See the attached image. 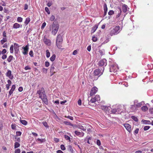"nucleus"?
<instances>
[{"instance_id": "17", "label": "nucleus", "mask_w": 153, "mask_h": 153, "mask_svg": "<svg viewBox=\"0 0 153 153\" xmlns=\"http://www.w3.org/2000/svg\"><path fill=\"white\" fill-rule=\"evenodd\" d=\"M117 11L115 12H117V11H118L117 14L116 16V19L118 18L120 16L122 13L121 9V8L120 7H118V9H117Z\"/></svg>"}, {"instance_id": "29", "label": "nucleus", "mask_w": 153, "mask_h": 153, "mask_svg": "<svg viewBox=\"0 0 153 153\" xmlns=\"http://www.w3.org/2000/svg\"><path fill=\"white\" fill-rule=\"evenodd\" d=\"M20 146V144L18 142H16L14 144V148H16L19 147Z\"/></svg>"}, {"instance_id": "60", "label": "nucleus", "mask_w": 153, "mask_h": 153, "mask_svg": "<svg viewBox=\"0 0 153 153\" xmlns=\"http://www.w3.org/2000/svg\"><path fill=\"white\" fill-rule=\"evenodd\" d=\"M47 69H46L45 68H43L42 69V71L44 73H47Z\"/></svg>"}, {"instance_id": "7", "label": "nucleus", "mask_w": 153, "mask_h": 153, "mask_svg": "<svg viewBox=\"0 0 153 153\" xmlns=\"http://www.w3.org/2000/svg\"><path fill=\"white\" fill-rule=\"evenodd\" d=\"M55 65L53 64H52L51 66L50 73H51V76L53 75L57 71V70L55 68Z\"/></svg>"}, {"instance_id": "1", "label": "nucleus", "mask_w": 153, "mask_h": 153, "mask_svg": "<svg viewBox=\"0 0 153 153\" xmlns=\"http://www.w3.org/2000/svg\"><path fill=\"white\" fill-rule=\"evenodd\" d=\"M37 94L39 95V98H40L42 100L43 102L46 105L48 104V100L45 94V91L44 89L42 88L40 90L38 91Z\"/></svg>"}, {"instance_id": "33", "label": "nucleus", "mask_w": 153, "mask_h": 153, "mask_svg": "<svg viewBox=\"0 0 153 153\" xmlns=\"http://www.w3.org/2000/svg\"><path fill=\"white\" fill-rule=\"evenodd\" d=\"M114 12L113 10H110L108 12V14L109 15L111 16L114 14Z\"/></svg>"}, {"instance_id": "22", "label": "nucleus", "mask_w": 153, "mask_h": 153, "mask_svg": "<svg viewBox=\"0 0 153 153\" xmlns=\"http://www.w3.org/2000/svg\"><path fill=\"white\" fill-rule=\"evenodd\" d=\"M7 41V39L6 37H4L3 39L1 40L0 41L1 44L2 45L4 44V43Z\"/></svg>"}, {"instance_id": "13", "label": "nucleus", "mask_w": 153, "mask_h": 153, "mask_svg": "<svg viewBox=\"0 0 153 153\" xmlns=\"http://www.w3.org/2000/svg\"><path fill=\"white\" fill-rule=\"evenodd\" d=\"M6 76L8 77L10 79H12L13 78V76L11 74V71L10 70H8L6 74Z\"/></svg>"}, {"instance_id": "49", "label": "nucleus", "mask_w": 153, "mask_h": 153, "mask_svg": "<svg viewBox=\"0 0 153 153\" xmlns=\"http://www.w3.org/2000/svg\"><path fill=\"white\" fill-rule=\"evenodd\" d=\"M60 148L62 150H64L65 149V148L63 145H61L60 146Z\"/></svg>"}, {"instance_id": "16", "label": "nucleus", "mask_w": 153, "mask_h": 153, "mask_svg": "<svg viewBox=\"0 0 153 153\" xmlns=\"http://www.w3.org/2000/svg\"><path fill=\"white\" fill-rule=\"evenodd\" d=\"M75 133L77 136H79V137H82L84 135V133L82 132H80L77 131H75Z\"/></svg>"}, {"instance_id": "24", "label": "nucleus", "mask_w": 153, "mask_h": 153, "mask_svg": "<svg viewBox=\"0 0 153 153\" xmlns=\"http://www.w3.org/2000/svg\"><path fill=\"white\" fill-rule=\"evenodd\" d=\"M14 48L15 51L17 50H19V45L16 43H14Z\"/></svg>"}, {"instance_id": "46", "label": "nucleus", "mask_w": 153, "mask_h": 153, "mask_svg": "<svg viewBox=\"0 0 153 153\" xmlns=\"http://www.w3.org/2000/svg\"><path fill=\"white\" fill-rule=\"evenodd\" d=\"M45 10L48 14H50V11L48 7H45Z\"/></svg>"}, {"instance_id": "42", "label": "nucleus", "mask_w": 153, "mask_h": 153, "mask_svg": "<svg viewBox=\"0 0 153 153\" xmlns=\"http://www.w3.org/2000/svg\"><path fill=\"white\" fill-rule=\"evenodd\" d=\"M101 108L103 110L106 111L108 108V107L105 106H101Z\"/></svg>"}, {"instance_id": "8", "label": "nucleus", "mask_w": 153, "mask_h": 153, "mask_svg": "<svg viewBox=\"0 0 153 153\" xmlns=\"http://www.w3.org/2000/svg\"><path fill=\"white\" fill-rule=\"evenodd\" d=\"M118 70V68L116 65H112L110 68V71L111 73H115Z\"/></svg>"}, {"instance_id": "6", "label": "nucleus", "mask_w": 153, "mask_h": 153, "mask_svg": "<svg viewBox=\"0 0 153 153\" xmlns=\"http://www.w3.org/2000/svg\"><path fill=\"white\" fill-rule=\"evenodd\" d=\"M89 125L87 124H82L78 126V128L84 131H85L87 127H89Z\"/></svg>"}, {"instance_id": "50", "label": "nucleus", "mask_w": 153, "mask_h": 153, "mask_svg": "<svg viewBox=\"0 0 153 153\" xmlns=\"http://www.w3.org/2000/svg\"><path fill=\"white\" fill-rule=\"evenodd\" d=\"M145 121V123L146 124H151V122L149 120H145L144 121Z\"/></svg>"}, {"instance_id": "43", "label": "nucleus", "mask_w": 153, "mask_h": 153, "mask_svg": "<svg viewBox=\"0 0 153 153\" xmlns=\"http://www.w3.org/2000/svg\"><path fill=\"white\" fill-rule=\"evenodd\" d=\"M150 128V127L149 126H146L144 127L143 129L144 131H146L148 130Z\"/></svg>"}, {"instance_id": "27", "label": "nucleus", "mask_w": 153, "mask_h": 153, "mask_svg": "<svg viewBox=\"0 0 153 153\" xmlns=\"http://www.w3.org/2000/svg\"><path fill=\"white\" fill-rule=\"evenodd\" d=\"M13 56L12 55H10L8 58L7 60L8 62H10L12 61V60H13Z\"/></svg>"}, {"instance_id": "61", "label": "nucleus", "mask_w": 153, "mask_h": 153, "mask_svg": "<svg viewBox=\"0 0 153 153\" xmlns=\"http://www.w3.org/2000/svg\"><path fill=\"white\" fill-rule=\"evenodd\" d=\"M50 65L49 63L47 61H46L45 62V66L46 67H48Z\"/></svg>"}, {"instance_id": "32", "label": "nucleus", "mask_w": 153, "mask_h": 153, "mask_svg": "<svg viewBox=\"0 0 153 153\" xmlns=\"http://www.w3.org/2000/svg\"><path fill=\"white\" fill-rule=\"evenodd\" d=\"M42 123L43 125L46 128H48L49 126L48 124V123L46 122H44Z\"/></svg>"}, {"instance_id": "45", "label": "nucleus", "mask_w": 153, "mask_h": 153, "mask_svg": "<svg viewBox=\"0 0 153 153\" xmlns=\"http://www.w3.org/2000/svg\"><path fill=\"white\" fill-rule=\"evenodd\" d=\"M29 54L30 55V56L31 57H33L34 56V54L33 53V51L32 50L30 51L29 53Z\"/></svg>"}, {"instance_id": "3", "label": "nucleus", "mask_w": 153, "mask_h": 153, "mask_svg": "<svg viewBox=\"0 0 153 153\" xmlns=\"http://www.w3.org/2000/svg\"><path fill=\"white\" fill-rule=\"evenodd\" d=\"M120 27L119 26H117L111 29L110 32V35L111 36H112L117 34L120 31Z\"/></svg>"}, {"instance_id": "26", "label": "nucleus", "mask_w": 153, "mask_h": 153, "mask_svg": "<svg viewBox=\"0 0 153 153\" xmlns=\"http://www.w3.org/2000/svg\"><path fill=\"white\" fill-rule=\"evenodd\" d=\"M20 122L24 125H26L27 123V121L25 120H20Z\"/></svg>"}, {"instance_id": "63", "label": "nucleus", "mask_w": 153, "mask_h": 153, "mask_svg": "<svg viewBox=\"0 0 153 153\" xmlns=\"http://www.w3.org/2000/svg\"><path fill=\"white\" fill-rule=\"evenodd\" d=\"M3 36L4 37H6V32L5 31H4L3 33Z\"/></svg>"}, {"instance_id": "10", "label": "nucleus", "mask_w": 153, "mask_h": 153, "mask_svg": "<svg viewBox=\"0 0 153 153\" xmlns=\"http://www.w3.org/2000/svg\"><path fill=\"white\" fill-rule=\"evenodd\" d=\"M97 91V88L96 87H93L91 89L90 95L91 96H92L94 95Z\"/></svg>"}, {"instance_id": "37", "label": "nucleus", "mask_w": 153, "mask_h": 153, "mask_svg": "<svg viewBox=\"0 0 153 153\" xmlns=\"http://www.w3.org/2000/svg\"><path fill=\"white\" fill-rule=\"evenodd\" d=\"M23 19L20 17H19L17 18V21L19 22H22V21Z\"/></svg>"}, {"instance_id": "9", "label": "nucleus", "mask_w": 153, "mask_h": 153, "mask_svg": "<svg viewBox=\"0 0 153 153\" xmlns=\"http://www.w3.org/2000/svg\"><path fill=\"white\" fill-rule=\"evenodd\" d=\"M107 65V60L105 59H103L100 60L98 63L100 66H105Z\"/></svg>"}, {"instance_id": "64", "label": "nucleus", "mask_w": 153, "mask_h": 153, "mask_svg": "<svg viewBox=\"0 0 153 153\" xmlns=\"http://www.w3.org/2000/svg\"><path fill=\"white\" fill-rule=\"evenodd\" d=\"M7 56L5 54H4L2 56V59H6L7 58Z\"/></svg>"}, {"instance_id": "21", "label": "nucleus", "mask_w": 153, "mask_h": 153, "mask_svg": "<svg viewBox=\"0 0 153 153\" xmlns=\"http://www.w3.org/2000/svg\"><path fill=\"white\" fill-rule=\"evenodd\" d=\"M141 110L143 111H147L148 109V108L146 105L143 106L141 108Z\"/></svg>"}, {"instance_id": "53", "label": "nucleus", "mask_w": 153, "mask_h": 153, "mask_svg": "<svg viewBox=\"0 0 153 153\" xmlns=\"http://www.w3.org/2000/svg\"><path fill=\"white\" fill-rule=\"evenodd\" d=\"M15 139H16V142H19L20 141V138L15 137Z\"/></svg>"}, {"instance_id": "58", "label": "nucleus", "mask_w": 153, "mask_h": 153, "mask_svg": "<svg viewBox=\"0 0 153 153\" xmlns=\"http://www.w3.org/2000/svg\"><path fill=\"white\" fill-rule=\"evenodd\" d=\"M117 109H112L111 111L112 113H114V114H116L117 112Z\"/></svg>"}, {"instance_id": "15", "label": "nucleus", "mask_w": 153, "mask_h": 153, "mask_svg": "<svg viewBox=\"0 0 153 153\" xmlns=\"http://www.w3.org/2000/svg\"><path fill=\"white\" fill-rule=\"evenodd\" d=\"M16 88V86L15 85H13L12 86V87L9 91V94H8V97L10 96L13 93V91L15 90Z\"/></svg>"}, {"instance_id": "48", "label": "nucleus", "mask_w": 153, "mask_h": 153, "mask_svg": "<svg viewBox=\"0 0 153 153\" xmlns=\"http://www.w3.org/2000/svg\"><path fill=\"white\" fill-rule=\"evenodd\" d=\"M46 25V23L45 22H44L41 27V28L42 29H43L45 27Z\"/></svg>"}, {"instance_id": "39", "label": "nucleus", "mask_w": 153, "mask_h": 153, "mask_svg": "<svg viewBox=\"0 0 153 153\" xmlns=\"http://www.w3.org/2000/svg\"><path fill=\"white\" fill-rule=\"evenodd\" d=\"M11 127L13 129L15 130L16 128V125L15 124H12L11 125Z\"/></svg>"}, {"instance_id": "44", "label": "nucleus", "mask_w": 153, "mask_h": 153, "mask_svg": "<svg viewBox=\"0 0 153 153\" xmlns=\"http://www.w3.org/2000/svg\"><path fill=\"white\" fill-rule=\"evenodd\" d=\"M65 117L66 118H68L69 119L71 120H73L74 119L73 117L72 116H65Z\"/></svg>"}, {"instance_id": "54", "label": "nucleus", "mask_w": 153, "mask_h": 153, "mask_svg": "<svg viewBox=\"0 0 153 153\" xmlns=\"http://www.w3.org/2000/svg\"><path fill=\"white\" fill-rule=\"evenodd\" d=\"M20 150L19 149H16L15 152V153H20Z\"/></svg>"}, {"instance_id": "35", "label": "nucleus", "mask_w": 153, "mask_h": 153, "mask_svg": "<svg viewBox=\"0 0 153 153\" xmlns=\"http://www.w3.org/2000/svg\"><path fill=\"white\" fill-rule=\"evenodd\" d=\"M46 56L47 57L49 58L50 56V53L48 50H47L46 51Z\"/></svg>"}, {"instance_id": "41", "label": "nucleus", "mask_w": 153, "mask_h": 153, "mask_svg": "<svg viewBox=\"0 0 153 153\" xmlns=\"http://www.w3.org/2000/svg\"><path fill=\"white\" fill-rule=\"evenodd\" d=\"M16 136H19L21 135L22 133L19 131H17L16 132Z\"/></svg>"}, {"instance_id": "4", "label": "nucleus", "mask_w": 153, "mask_h": 153, "mask_svg": "<svg viewBox=\"0 0 153 153\" xmlns=\"http://www.w3.org/2000/svg\"><path fill=\"white\" fill-rule=\"evenodd\" d=\"M59 27V25L57 22H54L52 25V33L55 35L57 33Z\"/></svg>"}, {"instance_id": "40", "label": "nucleus", "mask_w": 153, "mask_h": 153, "mask_svg": "<svg viewBox=\"0 0 153 153\" xmlns=\"http://www.w3.org/2000/svg\"><path fill=\"white\" fill-rule=\"evenodd\" d=\"M108 8L106 4H105L104 5V11L107 12Z\"/></svg>"}, {"instance_id": "55", "label": "nucleus", "mask_w": 153, "mask_h": 153, "mask_svg": "<svg viewBox=\"0 0 153 153\" xmlns=\"http://www.w3.org/2000/svg\"><path fill=\"white\" fill-rule=\"evenodd\" d=\"M55 19V17L53 15H52L50 17V20L52 21H53Z\"/></svg>"}, {"instance_id": "5", "label": "nucleus", "mask_w": 153, "mask_h": 153, "mask_svg": "<svg viewBox=\"0 0 153 153\" xmlns=\"http://www.w3.org/2000/svg\"><path fill=\"white\" fill-rule=\"evenodd\" d=\"M104 69V67H102L101 69H96L94 72V75L100 76L102 74Z\"/></svg>"}, {"instance_id": "28", "label": "nucleus", "mask_w": 153, "mask_h": 153, "mask_svg": "<svg viewBox=\"0 0 153 153\" xmlns=\"http://www.w3.org/2000/svg\"><path fill=\"white\" fill-rule=\"evenodd\" d=\"M56 58V55L54 54H53L52 55V56L50 58V60L51 61H54L55 59Z\"/></svg>"}, {"instance_id": "62", "label": "nucleus", "mask_w": 153, "mask_h": 153, "mask_svg": "<svg viewBox=\"0 0 153 153\" xmlns=\"http://www.w3.org/2000/svg\"><path fill=\"white\" fill-rule=\"evenodd\" d=\"M54 141L56 143H58L59 141V139L56 138H54Z\"/></svg>"}, {"instance_id": "20", "label": "nucleus", "mask_w": 153, "mask_h": 153, "mask_svg": "<svg viewBox=\"0 0 153 153\" xmlns=\"http://www.w3.org/2000/svg\"><path fill=\"white\" fill-rule=\"evenodd\" d=\"M20 25L19 24L16 23L14 24L13 26V28L15 29H17L19 28L20 27Z\"/></svg>"}, {"instance_id": "12", "label": "nucleus", "mask_w": 153, "mask_h": 153, "mask_svg": "<svg viewBox=\"0 0 153 153\" xmlns=\"http://www.w3.org/2000/svg\"><path fill=\"white\" fill-rule=\"evenodd\" d=\"M43 41L44 43L47 45H50L51 44V41L45 37L43 39Z\"/></svg>"}, {"instance_id": "36", "label": "nucleus", "mask_w": 153, "mask_h": 153, "mask_svg": "<svg viewBox=\"0 0 153 153\" xmlns=\"http://www.w3.org/2000/svg\"><path fill=\"white\" fill-rule=\"evenodd\" d=\"M131 118L133 119L136 122H137L138 121V119L135 116H132L131 117Z\"/></svg>"}, {"instance_id": "14", "label": "nucleus", "mask_w": 153, "mask_h": 153, "mask_svg": "<svg viewBox=\"0 0 153 153\" xmlns=\"http://www.w3.org/2000/svg\"><path fill=\"white\" fill-rule=\"evenodd\" d=\"M124 126L126 129L129 132H131V126L128 124H124Z\"/></svg>"}, {"instance_id": "19", "label": "nucleus", "mask_w": 153, "mask_h": 153, "mask_svg": "<svg viewBox=\"0 0 153 153\" xmlns=\"http://www.w3.org/2000/svg\"><path fill=\"white\" fill-rule=\"evenodd\" d=\"M123 11L124 13H126L127 11V6L124 4L123 5L122 7Z\"/></svg>"}, {"instance_id": "31", "label": "nucleus", "mask_w": 153, "mask_h": 153, "mask_svg": "<svg viewBox=\"0 0 153 153\" xmlns=\"http://www.w3.org/2000/svg\"><path fill=\"white\" fill-rule=\"evenodd\" d=\"M13 45H11L10 48V51L11 53H13Z\"/></svg>"}, {"instance_id": "59", "label": "nucleus", "mask_w": 153, "mask_h": 153, "mask_svg": "<svg viewBox=\"0 0 153 153\" xmlns=\"http://www.w3.org/2000/svg\"><path fill=\"white\" fill-rule=\"evenodd\" d=\"M31 69V68L29 66H27L25 67V69L26 70H30Z\"/></svg>"}, {"instance_id": "25", "label": "nucleus", "mask_w": 153, "mask_h": 153, "mask_svg": "<svg viewBox=\"0 0 153 153\" xmlns=\"http://www.w3.org/2000/svg\"><path fill=\"white\" fill-rule=\"evenodd\" d=\"M63 123L66 125H70L72 126H74V125L69 122L64 121L63 122Z\"/></svg>"}, {"instance_id": "23", "label": "nucleus", "mask_w": 153, "mask_h": 153, "mask_svg": "<svg viewBox=\"0 0 153 153\" xmlns=\"http://www.w3.org/2000/svg\"><path fill=\"white\" fill-rule=\"evenodd\" d=\"M30 21V18L29 17H27L26 19V20L24 23L26 25H27L29 23Z\"/></svg>"}, {"instance_id": "52", "label": "nucleus", "mask_w": 153, "mask_h": 153, "mask_svg": "<svg viewBox=\"0 0 153 153\" xmlns=\"http://www.w3.org/2000/svg\"><path fill=\"white\" fill-rule=\"evenodd\" d=\"M96 101V100H95V99L94 98H92L91 100H90V102H91L92 103H94Z\"/></svg>"}, {"instance_id": "38", "label": "nucleus", "mask_w": 153, "mask_h": 153, "mask_svg": "<svg viewBox=\"0 0 153 153\" xmlns=\"http://www.w3.org/2000/svg\"><path fill=\"white\" fill-rule=\"evenodd\" d=\"M38 140V141H40L41 142H43L45 141V138H44V139L38 138V139H37L36 140Z\"/></svg>"}, {"instance_id": "11", "label": "nucleus", "mask_w": 153, "mask_h": 153, "mask_svg": "<svg viewBox=\"0 0 153 153\" xmlns=\"http://www.w3.org/2000/svg\"><path fill=\"white\" fill-rule=\"evenodd\" d=\"M22 49H23V51L22 52L23 54L24 55L27 54L29 50L28 45H27L25 47H22Z\"/></svg>"}, {"instance_id": "34", "label": "nucleus", "mask_w": 153, "mask_h": 153, "mask_svg": "<svg viewBox=\"0 0 153 153\" xmlns=\"http://www.w3.org/2000/svg\"><path fill=\"white\" fill-rule=\"evenodd\" d=\"M65 138L66 140H68L69 142H71L70 138L69 136L67 135H65Z\"/></svg>"}, {"instance_id": "30", "label": "nucleus", "mask_w": 153, "mask_h": 153, "mask_svg": "<svg viewBox=\"0 0 153 153\" xmlns=\"http://www.w3.org/2000/svg\"><path fill=\"white\" fill-rule=\"evenodd\" d=\"M94 98L97 101L100 100V96L98 95H96L94 97Z\"/></svg>"}, {"instance_id": "18", "label": "nucleus", "mask_w": 153, "mask_h": 153, "mask_svg": "<svg viewBox=\"0 0 153 153\" xmlns=\"http://www.w3.org/2000/svg\"><path fill=\"white\" fill-rule=\"evenodd\" d=\"M98 27V26L96 25H94L92 28V30H91V33H94L95 31L97 29V28Z\"/></svg>"}, {"instance_id": "56", "label": "nucleus", "mask_w": 153, "mask_h": 153, "mask_svg": "<svg viewBox=\"0 0 153 153\" xmlns=\"http://www.w3.org/2000/svg\"><path fill=\"white\" fill-rule=\"evenodd\" d=\"M139 130V129L138 128H137L134 131V134L135 135H136V134H137Z\"/></svg>"}, {"instance_id": "57", "label": "nucleus", "mask_w": 153, "mask_h": 153, "mask_svg": "<svg viewBox=\"0 0 153 153\" xmlns=\"http://www.w3.org/2000/svg\"><path fill=\"white\" fill-rule=\"evenodd\" d=\"M97 144L99 146H100L101 145V142L99 140H97Z\"/></svg>"}, {"instance_id": "51", "label": "nucleus", "mask_w": 153, "mask_h": 153, "mask_svg": "<svg viewBox=\"0 0 153 153\" xmlns=\"http://www.w3.org/2000/svg\"><path fill=\"white\" fill-rule=\"evenodd\" d=\"M69 150L70 151V152H71L72 153H73V152H74V150L72 149V147L71 146H70L69 147Z\"/></svg>"}, {"instance_id": "2", "label": "nucleus", "mask_w": 153, "mask_h": 153, "mask_svg": "<svg viewBox=\"0 0 153 153\" xmlns=\"http://www.w3.org/2000/svg\"><path fill=\"white\" fill-rule=\"evenodd\" d=\"M63 41L62 38V36L59 34L57 36L56 40V45L58 48L59 49L63 50L64 48H62V42Z\"/></svg>"}, {"instance_id": "47", "label": "nucleus", "mask_w": 153, "mask_h": 153, "mask_svg": "<svg viewBox=\"0 0 153 153\" xmlns=\"http://www.w3.org/2000/svg\"><path fill=\"white\" fill-rule=\"evenodd\" d=\"M97 40V38L95 36H94L92 37V40L93 42H95Z\"/></svg>"}]
</instances>
